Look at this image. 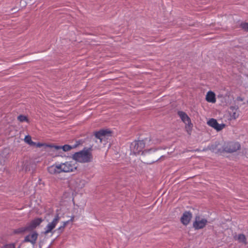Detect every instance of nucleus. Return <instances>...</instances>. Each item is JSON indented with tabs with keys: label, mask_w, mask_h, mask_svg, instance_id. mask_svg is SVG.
I'll return each instance as SVG.
<instances>
[{
	"label": "nucleus",
	"mask_w": 248,
	"mask_h": 248,
	"mask_svg": "<svg viewBox=\"0 0 248 248\" xmlns=\"http://www.w3.org/2000/svg\"><path fill=\"white\" fill-rule=\"evenodd\" d=\"M1 157H2V156H0V158Z\"/></svg>",
	"instance_id": "c9c22d12"
},
{
	"label": "nucleus",
	"mask_w": 248,
	"mask_h": 248,
	"mask_svg": "<svg viewBox=\"0 0 248 248\" xmlns=\"http://www.w3.org/2000/svg\"><path fill=\"white\" fill-rule=\"evenodd\" d=\"M78 146V141H76V143L73 146H71L68 144H65L63 146H62V149L64 152H67L71 150L72 149L75 148Z\"/></svg>",
	"instance_id": "6ab92c4d"
},
{
	"label": "nucleus",
	"mask_w": 248,
	"mask_h": 248,
	"mask_svg": "<svg viewBox=\"0 0 248 248\" xmlns=\"http://www.w3.org/2000/svg\"><path fill=\"white\" fill-rule=\"evenodd\" d=\"M93 145H90L88 147H84L82 150L78 151V162L89 163L93 161L92 154Z\"/></svg>",
	"instance_id": "f03ea898"
},
{
	"label": "nucleus",
	"mask_w": 248,
	"mask_h": 248,
	"mask_svg": "<svg viewBox=\"0 0 248 248\" xmlns=\"http://www.w3.org/2000/svg\"><path fill=\"white\" fill-rule=\"evenodd\" d=\"M17 119L20 122H26L29 123V120L28 117L25 115H20L17 117Z\"/></svg>",
	"instance_id": "412c9836"
},
{
	"label": "nucleus",
	"mask_w": 248,
	"mask_h": 248,
	"mask_svg": "<svg viewBox=\"0 0 248 248\" xmlns=\"http://www.w3.org/2000/svg\"><path fill=\"white\" fill-rule=\"evenodd\" d=\"M69 222V221H67L64 222L62 226V227L64 228L66 226V225Z\"/></svg>",
	"instance_id": "7c9ffc66"
},
{
	"label": "nucleus",
	"mask_w": 248,
	"mask_h": 248,
	"mask_svg": "<svg viewBox=\"0 0 248 248\" xmlns=\"http://www.w3.org/2000/svg\"><path fill=\"white\" fill-rule=\"evenodd\" d=\"M1 248H15L14 244H9L4 245Z\"/></svg>",
	"instance_id": "bb28decb"
},
{
	"label": "nucleus",
	"mask_w": 248,
	"mask_h": 248,
	"mask_svg": "<svg viewBox=\"0 0 248 248\" xmlns=\"http://www.w3.org/2000/svg\"><path fill=\"white\" fill-rule=\"evenodd\" d=\"M86 182L85 180H80L78 183V188H82L85 186Z\"/></svg>",
	"instance_id": "cd10ccee"
},
{
	"label": "nucleus",
	"mask_w": 248,
	"mask_h": 248,
	"mask_svg": "<svg viewBox=\"0 0 248 248\" xmlns=\"http://www.w3.org/2000/svg\"><path fill=\"white\" fill-rule=\"evenodd\" d=\"M240 27L246 32H248V22H242L240 24Z\"/></svg>",
	"instance_id": "5701e85b"
},
{
	"label": "nucleus",
	"mask_w": 248,
	"mask_h": 248,
	"mask_svg": "<svg viewBox=\"0 0 248 248\" xmlns=\"http://www.w3.org/2000/svg\"><path fill=\"white\" fill-rule=\"evenodd\" d=\"M192 124L190 122L189 123H187V124H186V129L188 134H190V132L192 130Z\"/></svg>",
	"instance_id": "b1692460"
},
{
	"label": "nucleus",
	"mask_w": 248,
	"mask_h": 248,
	"mask_svg": "<svg viewBox=\"0 0 248 248\" xmlns=\"http://www.w3.org/2000/svg\"><path fill=\"white\" fill-rule=\"evenodd\" d=\"M46 146L50 148H54L55 150H58L62 149V146L55 145L53 144L46 145Z\"/></svg>",
	"instance_id": "a878e982"
},
{
	"label": "nucleus",
	"mask_w": 248,
	"mask_h": 248,
	"mask_svg": "<svg viewBox=\"0 0 248 248\" xmlns=\"http://www.w3.org/2000/svg\"><path fill=\"white\" fill-rule=\"evenodd\" d=\"M207 124L214 128L215 129L217 130V131L221 130L223 128L225 127V124H219L217 121L214 119H210L208 122Z\"/></svg>",
	"instance_id": "1a4fd4ad"
},
{
	"label": "nucleus",
	"mask_w": 248,
	"mask_h": 248,
	"mask_svg": "<svg viewBox=\"0 0 248 248\" xmlns=\"http://www.w3.org/2000/svg\"><path fill=\"white\" fill-rule=\"evenodd\" d=\"M24 141L31 146H35L36 145V143L32 141L30 135H27L25 137Z\"/></svg>",
	"instance_id": "aec40b11"
},
{
	"label": "nucleus",
	"mask_w": 248,
	"mask_h": 248,
	"mask_svg": "<svg viewBox=\"0 0 248 248\" xmlns=\"http://www.w3.org/2000/svg\"><path fill=\"white\" fill-rule=\"evenodd\" d=\"M32 165L31 160L26 158L18 164V168L20 171L27 172L31 170Z\"/></svg>",
	"instance_id": "0eeeda50"
},
{
	"label": "nucleus",
	"mask_w": 248,
	"mask_h": 248,
	"mask_svg": "<svg viewBox=\"0 0 248 248\" xmlns=\"http://www.w3.org/2000/svg\"><path fill=\"white\" fill-rule=\"evenodd\" d=\"M42 243H43V242L41 241H40L39 242V247H40V248H41L42 246Z\"/></svg>",
	"instance_id": "72a5a7b5"
},
{
	"label": "nucleus",
	"mask_w": 248,
	"mask_h": 248,
	"mask_svg": "<svg viewBox=\"0 0 248 248\" xmlns=\"http://www.w3.org/2000/svg\"><path fill=\"white\" fill-rule=\"evenodd\" d=\"M142 161L147 164L153 163L164 157V156L161 155L160 151L157 149H151L149 150H145L142 152Z\"/></svg>",
	"instance_id": "f257e3e1"
},
{
	"label": "nucleus",
	"mask_w": 248,
	"mask_h": 248,
	"mask_svg": "<svg viewBox=\"0 0 248 248\" xmlns=\"http://www.w3.org/2000/svg\"><path fill=\"white\" fill-rule=\"evenodd\" d=\"M209 149L216 153H224L223 145L222 146L219 143L216 142L209 147Z\"/></svg>",
	"instance_id": "2eb2a0df"
},
{
	"label": "nucleus",
	"mask_w": 248,
	"mask_h": 248,
	"mask_svg": "<svg viewBox=\"0 0 248 248\" xmlns=\"http://www.w3.org/2000/svg\"><path fill=\"white\" fill-rule=\"evenodd\" d=\"M178 114L181 118L182 121L185 123L186 124H187V123H189L190 122L191 120L186 113L179 111L178 112Z\"/></svg>",
	"instance_id": "f3484780"
},
{
	"label": "nucleus",
	"mask_w": 248,
	"mask_h": 248,
	"mask_svg": "<svg viewBox=\"0 0 248 248\" xmlns=\"http://www.w3.org/2000/svg\"><path fill=\"white\" fill-rule=\"evenodd\" d=\"M90 139L88 137L84 140H78V146L82 145L83 143L90 141Z\"/></svg>",
	"instance_id": "393cba45"
},
{
	"label": "nucleus",
	"mask_w": 248,
	"mask_h": 248,
	"mask_svg": "<svg viewBox=\"0 0 248 248\" xmlns=\"http://www.w3.org/2000/svg\"><path fill=\"white\" fill-rule=\"evenodd\" d=\"M206 100L208 102L215 103L216 100L215 93L212 91L208 92L206 96Z\"/></svg>",
	"instance_id": "a211bd4d"
},
{
	"label": "nucleus",
	"mask_w": 248,
	"mask_h": 248,
	"mask_svg": "<svg viewBox=\"0 0 248 248\" xmlns=\"http://www.w3.org/2000/svg\"><path fill=\"white\" fill-rule=\"evenodd\" d=\"M43 221L41 218H37L28 223L25 226L15 229L14 232L15 234H23L26 232H30L33 231Z\"/></svg>",
	"instance_id": "7ed1b4c3"
},
{
	"label": "nucleus",
	"mask_w": 248,
	"mask_h": 248,
	"mask_svg": "<svg viewBox=\"0 0 248 248\" xmlns=\"http://www.w3.org/2000/svg\"><path fill=\"white\" fill-rule=\"evenodd\" d=\"M192 217V213L190 211H185L181 217V223L184 225H187Z\"/></svg>",
	"instance_id": "ddd939ff"
},
{
	"label": "nucleus",
	"mask_w": 248,
	"mask_h": 248,
	"mask_svg": "<svg viewBox=\"0 0 248 248\" xmlns=\"http://www.w3.org/2000/svg\"><path fill=\"white\" fill-rule=\"evenodd\" d=\"M145 146V143L143 140L134 141L130 145L131 151L134 154H139Z\"/></svg>",
	"instance_id": "423d86ee"
},
{
	"label": "nucleus",
	"mask_w": 248,
	"mask_h": 248,
	"mask_svg": "<svg viewBox=\"0 0 248 248\" xmlns=\"http://www.w3.org/2000/svg\"><path fill=\"white\" fill-rule=\"evenodd\" d=\"M238 109V107L237 106H231L230 107V114L232 119H235L238 117L239 113L237 111Z\"/></svg>",
	"instance_id": "dca6fc26"
},
{
	"label": "nucleus",
	"mask_w": 248,
	"mask_h": 248,
	"mask_svg": "<svg viewBox=\"0 0 248 248\" xmlns=\"http://www.w3.org/2000/svg\"><path fill=\"white\" fill-rule=\"evenodd\" d=\"M44 145H46L45 144H43V143H41L40 142H38L37 143H36V145L35 146H36L37 147H41Z\"/></svg>",
	"instance_id": "c85d7f7f"
},
{
	"label": "nucleus",
	"mask_w": 248,
	"mask_h": 248,
	"mask_svg": "<svg viewBox=\"0 0 248 248\" xmlns=\"http://www.w3.org/2000/svg\"><path fill=\"white\" fill-rule=\"evenodd\" d=\"M64 228L62 227V226L58 228V230L62 231Z\"/></svg>",
	"instance_id": "473e14b6"
},
{
	"label": "nucleus",
	"mask_w": 248,
	"mask_h": 248,
	"mask_svg": "<svg viewBox=\"0 0 248 248\" xmlns=\"http://www.w3.org/2000/svg\"><path fill=\"white\" fill-rule=\"evenodd\" d=\"M60 217L58 214H57L55 217L52 221L46 226V230L44 232L45 234H46L48 233L51 232V231L55 227L56 224L58 223L60 220Z\"/></svg>",
	"instance_id": "9d476101"
},
{
	"label": "nucleus",
	"mask_w": 248,
	"mask_h": 248,
	"mask_svg": "<svg viewBox=\"0 0 248 248\" xmlns=\"http://www.w3.org/2000/svg\"><path fill=\"white\" fill-rule=\"evenodd\" d=\"M240 144L237 142H229L223 145L224 152L232 153L236 152L240 149Z\"/></svg>",
	"instance_id": "39448f33"
},
{
	"label": "nucleus",
	"mask_w": 248,
	"mask_h": 248,
	"mask_svg": "<svg viewBox=\"0 0 248 248\" xmlns=\"http://www.w3.org/2000/svg\"><path fill=\"white\" fill-rule=\"evenodd\" d=\"M38 236V234L36 232H33L25 237L23 242H30L34 246L36 242Z\"/></svg>",
	"instance_id": "f8f14e48"
},
{
	"label": "nucleus",
	"mask_w": 248,
	"mask_h": 248,
	"mask_svg": "<svg viewBox=\"0 0 248 248\" xmlns=\"http://www.w3.org/2000/svg\"><path fill=\"white\" fill-rule=\"evenodd\" d=\"M238 240L240 242H241V243H243L245 244H247V242H246V236L244 234H239L238 235Z\"/></svg>",
	"instance_id": "4be33fe9"
},
{
	"label": "nucleus",
	"mask_w": 248,
	"mask_h": 248,
	"mask_svg": "<svg viewBox=\"0 0 248 248\" xmlns=\"http://www.w3.org/2000/svg\"><path fill=\"white\" fill-rule=\"evenodd\" d=\"M112 133L111 131L108 129H101L98 131L94 132V136L100 140L101 141L103 137L111 136Z\"/></svg>",
	"instance_id": "9b49d317"
},
{
	"label": "nucleus",
	"mask_w": 248,
	"mask_h": 248,
	"mask_svg": "<svg viewBox=\"0 0 248 248\" xmlns=\"http://www.w3.org/2000/svg\"><path fill=\"white\" fill-rule=\"evenodd\" d=\"M194 151H196H196H197V152H199V151H200L201 150H200V149H196V150H194Z\"/></svg>",
	"instance_id": "f704fd0d"
},
{
	"label": "nucleus",
	"mask_w": 248,
	"mask_h": 248,
	"mask_svg": "<svg viewBox=\"0 0 248 248\" xmlns=\"http://www.w3.org/2000/svg\"><path fill=\"white\" fill-rule=\"evenodd\" d=\"M237 101H242L244 100V98L241 97H238L237 98Z\"/></svg>",
	"instance_id": "2f4dec72"
},
{
	"label": "nucleus",
	"mask_w": 248,
	"mask_h": 248,
	"mask_svg": "<svg viewBox=\"0 0 248 248\" xmlns=\"http://www.w3.org/2000/svg\"><path fill=\"white\" fill-rule=\"evenodd\" d=\"M69 222V221H67L64 222L62 226V227L64 228L66 226V225Z\"/></svg>",
	"instance_id": "c756f323"
},
{
	"label": "nucleus",
	"mask_w": 248,
	"mask_h": 248,
	"mask_svg": "<svg viewBox=\"0 0 248 248\" xmlns=\"http://www.w3.org/2000/svg\"><path fill=\"white\" fill-rule=\"evenodd\" d=\"M72 158L75 161H72L61 164L62 172L73 171L74 170H77L78 167L77 164V161H78V152L73 154Z\"/></svg>",
	"instance_id": "20e7f679"
},
{
	"label": "nucleus",
	"mask_w": 248,
	"mask_h": 248,
	"mask_svg": "<svg viewBox=\"0 0 248 248\" xmlns=\"http://www.w3.org/2000/svg\"><path fill=\"white\" fill-rule=\"evenodd\" d=\"M47 170L50 174H57L62 172L61 164L53 165L47 168Z\"/></svg>",
	"instance_id": "4468645a"
},
{
	"label": "nucleus",
	"mask_w": 248,
	"mask_h": 248,
	"mask_svg": "<svg viewBox=\"0 0 248 248\" xmlns=\"http://www.w3.org/2000/svg\"><path fill=\"white\" fill-rule=\"evenodd\" d=\"M195 219V220L193 223V227L196 230H199L203 228L208 222L207 219L205 218L201 219L200 216H196Z\"/></svg>",
	"instance_id": "6e6552de"
}]
</instances>
